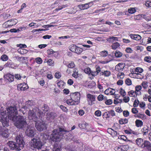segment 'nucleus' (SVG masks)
Here are the masks:
<instances>
[{
    "mask_svg": "<svg viewBox=\"0 0 151 151\" xmlns=\"http://www.w3.org/2000/svg\"><path fill=\"white\" fill-rule=\"evenodd\" d=\"M8 118L14 122V124L17 128L22 129L27 125L25 118L23 116H17L18 112L15 106H10L7 109Z\"/></svg>",
    "mask_w": 151,
    "mask_h": 151,
    "instance_id": "nucleus-1",
    "label": "nucleus"
},
{
    "mask_svg": "<svg viewBox=\"0 0 151 151\" xmlns=\"http://www.w3.org/2000/svg\"><path fill=\"white\" fill-rule=\"evenodd\" d=\"M16 140L17 144L13 141H10L7 143V145L12 150H20L24 147V143L22 134L17 135L16 137Z\"/></svg>",
    "mask_w": 151,
    "mask_h": 151,
    "instance_id": "nucleus-2",
    "label": "nucleus"
},
{
    "mask_svg": "<svg viewBox=\"0 0 151 151\" xmlns=\"http://www.w3.org/2000/svg\"><path fill=\"white\" fill-rule=\"evenodd\" d=\"M63 136L57 132V129L53 130L50 135V139L54 142H59L62 138Z\"/></svg>",
    "mask_w": 151,
    "mask_h": 151,
    "instance_id": "nucleus-3",
    "label": "nucleus"
},
{
    "mask_svg": "<svg viewBox=\"0 0 151 151\" xmlns=\"http://www.w3.org/2000/svg\"><path fill=\"white\" fill-rule=\"evenodd\" d=\"M0 121L3 127L9 126V120L6 111L0 112Z\"/></svg>",
    "mask_w": 151,
    "mask_h": 151,
    "instance_id": "nucleus-4",
    "label": "nucleus"
},
{
    "mask_svg": "<svg viewBox=\"0 0 151 151\" xmlns=\"http://www.w3.org/2000/svg\"><path fill=\"white\" fill-rule=\"evenodd\" d=\"M70 98L73 99L77 104H79L80 102L81 95L79 92H76L71 93L70 95Z\"/></svg>",
    "mask_w": 151,
    "mask_h": 151,
    "instance_id": "nucleus-5",
    "label": "nucleus"
},
{
    "mask_svg": "<svg viewBox=\"0 0 151 151\" xmlns=\"http://www.w3.org/2000/svg\"><path fill=\"white\" fill-rule=\"evenodd\" d=\"M69 49L71 51L78 54H80L83 51L82 48L78 47L74 44L70 45L69 47Z\"/></svg>",
    "mask_w": 151,
    "mask_h": 151,
    "instance_id": "nucleus-6",
    "label": "nucleus"
},
{
    "mask_svg": "<svg viewBox=\"0 0 151 151\" xmlns=\"http://www.w3.org/2000/svg\"><path fill=\"white\" fill-rule=\"evenodd\" d=\"M28 117L29 119L32 120L35 122V126H37L38 118L33 110H30L28 112Z\"/></svg>",
    "mask_w": 151,
    "mask_h": 151,
    "instance_id": "nucleus-7",
    "label": "nucleus"
},
{
    "mask_svg": "<svg viewBox=\"0 0 151 151\" xmlns=\"http://www.w3.org/2000/svg\"><path fill=\"white\" fill-rule=\"evenodd\" d=\"M87 101L88 105H92L94 104L96 101V96L95 95L88 93L86 95Z\"/></svg>",
    "mask_w": 151,
    "mask_h": 151,
    "instance_id": "nucleus-8",
    "label": "nucleus"
},
{
    "mask_svg": "<svg viewBox=\"0 0 151 151\" xmlns=\"http://www.w3.org/2000/svg\"><path fill=\"white\" fill-rule=\"evenodd\" d=\"M9 133L8 129L5 128H2V127H0V135L6 138L9 137Z\"/></svg>",
    "mask_w": 151,
    "mask_h": 151,
    "instance_id": "nucleus-9",
    "label": "nucleus"
},
{
    "mask_svg": "<svg viewBox=\"0 0 151 151\" xmlns=\"http://www.w3.org/2000/svg\"><path fill=\"white\" fill-rule=\"evenodd\" d=\"M128 145H121L115 147L114 150L115 151H127L129 149Z\"/></svg>",
    "mask_w": 151,
    "mask_h": 151,
    "instance_id": "nucleus-10",
    "label": "nucleus"
},
{
    "mask_svg": "<svg viewBox=\"0 0 151 151\" xmlns=\"http://www.w3.org/2000/svg\"><path fill=\"white\" fill-rule=\"evenodd\" d=\"M27 135L29 137H32L35 134V131L34 127H28L25 132Z\"/></svg>",
    "mask_w": 151,
    "mask_h": 151,
    "instance_id": "nucleus-11",
    "label": "nucleus"
},
{
    "mask_svg": "<svg viewBox=\"0 0 151 151\" xmlns=\"http://www.w3.org/2000/svg\"><path fill=\"white\" fill-rule=\"evenodd\" d=\"M4 79L5 81L12 82L14 80V76L13 74L8 73L4 75Z\"/></svg>",
    "mask_w": 151,
    "mask_h": 151,
    "instance_id": "nucleus-12",
    "label": "nucleus"
},
{
    "mask_svg": "<svg viewBox=\"0 0 151 151\" xmlns=\"http://www.w3.org/2000/svg\"><path fill=\"white\" fill-rule=\"evenodd\" d=\"M4 66L16 69L18 65L17 64H15L12 62L11 60H9L5 65Z\"/></svg>",
    "mask_w": 151,
    "mask_h": 151,
    "instance_id": "nucleus-13",
    "label": "nucleus"
},
{
    "mask_svg": "<svg viewBox=\"0 0 151 151\" xmlns=\"http://www.w3.org/2000/svg\"><path fill=\"white\" fill-rule=\"evenodd\" d=\"M28 88L27 85L25 83L19 84L17 86V89L19 91H25Z\"/></svg>",
    "mask_w": 151,
    "mask_h": 151,
    "instance_id": "nucleus-14",
    "label": "nucleus"
},
{
    "mask_svg": "<svg viewBox=\"0 0 151 151\" xmlns=\"http://www.w3.org/2000/svg\"><path fill=\"white\" fill-rule=\"evenodd\" d=\"M30 145L31 148L33 150L34 148H38V141L37 139L34 138L32 139Z\"/></svg>",
    "mask_w": 151,
    "mask_h": 151,
    "instance_id": "nucleus-15",
    "label": "nucleus"
},
{
    "mask_svg": "<svg viewBox=\"0 0 151 151\" xmlns=\"http://www.w3.org/2000/svg\"><path fill=\"white\" fill-rule=\"evenodd\" d=\"M124 67V65L123 63H120L115 66V69L116 71L120 72L122 71Z\"/></svg>",
    "mask_w": 151,
    "mask_h": 151,
    "instance_id": "nucleus-16",
    "label": "nucleus"
},
{
    "mask_svg": "<svg viewBox=\"0 0 151 151\" xmlns=\"http://www.w3.org/2000/svg\"><path fill=\"white\" fill-rule=\"evenodd\" d=\"M124 132L126 134H133L135 136L138 135L139 134V133L138 132L132 130L130 128H129L128 129L124 130Z\"/></svg>",
    "mask_w": 151,
    "mask_h": 151,
    "instance_id": "nucleus-17",
    "label": "nucleus"
},
{
    "mask_svg": "<svg viewBox=\"0 0 151 151\" xmlns=\"http://www.w3.org/2000/svg\"><path fill=\"white\" fill-rule=\"evenodd\" d=\"M142 148L146 149L148 151H151V143L148 141L145 140Z\"/></svg>",
    "mask_w": 151,
    "mask_h": 151,
    "instance_id": "nucleus-18",
    "label": "nucleus"
},
{
    "mask_svg": "<svg viewBox=\"0 0 151 151\" xmlns=\"http://www.w3.org/2000/svg\"><path fill=\"white\" fill-rule=\"evenodd\" d=\"M47 125L43 121L38 124V131H41L47 129Z\"/></svg>",
    "mask_w": 151,
    "mask_h": 151,
    "instance_id": "nucleus-19",
    "label": "nucleus"
},
{
    "mask_svg": "<svg viewBox=\"0 0 151 151\" xmlns=\"http://www.w3.org/2000/svg\"><path fill=\"white\" fill-rule=\"evenodd\" d=\"M136 143L139 147L142 148L144 143V141L141 138H137L136 140Z\"/></svg>",
    "mask_w": 151,
    "mask_h": 151,
    "instance_id": "nucleus-20",
    "label": "nucleus"
},
{
    "mask_svg": "<svg viewBox=\"0 0 151 151\" xmlns=\"http://www.w3.org/2000/svg\"><path fill=\"white\" fill-rule=\"evenodd\" d=\"M115 92V90L111 88L107 89L104 92V93L107 95H114Z\"/></svg>",
    "mask_w": 151,
    "mask_h": 151,
    "instance_id": "nucleus-21",
    "label": "nucleus"
},
{
    "mask_svg": "<svg viewBox=\"0 0 151 151\" xmlns=\"http://www.w3.org/2000/svg\"><path fill=\"white\" fill-rule=\"evenodd\" d=\"M129 36L132 39L135 40H139L141 39V36L139 35L130 34Z\"/></svg>",
    "mask_w": 151,
    "mask_h": 151,
    "instance_id": "nucleus-22",
    "label": "nucleus"
},
{
    "mask_svg": "<svg viewBox=\"0 0 151 151\" xmlns=\"http://www.w3.org/2000/svg\"><path fill=\"white\" fill-rule=\"evenodd\" d=\"M118 39L117 37L110 36L107 38V40L109 43H112L114 41H118Z\"/></svg>",
    "mask_w": 151,
    "mask_h": 151,
    "instance_id": "nucleus-23",
    "label": "nucleus"
},
{
    "mask_svg": "<svg viewBox=\"0 0 151 151\" xmlns=\"http://www.w3.org/2000/svg\"><path fill=\"white\" fill-rule=\"evenodd\" d=\"M135 126L138 127H141L143 125V122L141 120L137 119L135 122Z\"/></svg>",
    "mask_w": 151,
    "mask_h": 151,
    "instance_id": "nucleus-24",
    "label": "nucleus"
},
{
    "mask_svg": "<svg viewBox=\"0 0 151 151\" xmlns=\"http://www.w3.org/2000/svg\"><path fill=\"white\" fill-rule=\"evenodd\" d=\"M33 105L32 101H28L26 102V105L22 107V109H24L25 110L29 108L30 106Z\"/></svg>",
    "mask_w": 151,
    "mask_h": 151,
    "instance_id": "nucleus-25",
    "label": "nucleus"
},
{
    "mask_svg": "<svg viewBox=\"0 0 151 151\" xmlns=\"http://www.w3.org/2000/svg\"><path fill=\"white\" fill-rule=\"evenodd\" d=\"M148 129L146 127H144L141 129V134L144 137L146 136L148 134Z\"/></svg>",
    "mask_w": 151,
    "mask_h": 151,
    "instance_id": "nucleus-26",
    "label": "nucleus"
},
{
    "mask_svg": "<svg viewBox=\"0 0 151 151\" xmlns=\"http://www.w3.org/2000/svg\"><path fill=\"white\" fill-rule=\"evenodd\" d=\"M101 76H104L105 77L109 76L111 74V72L109 70H105L104 72H101L100 73Z\"/></svg>",
    "mask_w": 151,
    "mask_h": 151,
    "instance_id": "nucleus-27",
    "label": "nucleus"
},
{
    "mask_svg": "<svg viewBox=\"0 0 151 151\" xmlns=\"http://www.w3.org/2000/svg\"><path fill=\"white\" fill-rule=\"evenodd\" d=\"M78 7L81 10H84L88 9V6L87 3L84 4H79L78 6Z\"/></svg>",
    "mask_w": 151,
    "mask_h": 151,
    "instance_id": "nucleus-28",
    "label": "nucleus"
},
{
    "mask_svg": "<svg viewBox=\"0 0 151 151\" xmlns=\"http://www.w3.org/2000/svg\"><path fill=\"white\" fill-rule=\"evenodd\" d=\"M118 122L120 124L122 125L127 124L128 122V119L126 118H121L119 120Z\"/></svg>",
    "mask_w": 151,
    "mask_h": 151,
    "instance_id": "nucleus-29",
    "label": "nucleus"
},
{
    "mask_svg": "<svg viewBox=\"0 0 151 151\" xmlns=\"http://www.w3.org/2000/svg\"><path fill=\"white\" fill-rule=\"evenodd\" d=\"M66 103L69 105H73L78 104L73 99L70 98V99H68L66 101Z\"/></svg>",
    "mask_w": 151,
    "mask_h": 151,
    "instance_id": "nucleus-30",
    "label": "nucleus"
},
{
    "mask_svg": "<svg viewBox=\"0 0 151 151\" xmlns=\"http://www.w3.org/2000/svg\"><path fill=\"white\" fill-rule=\"evenodd\" d=\"M57 132L59 133V134H60L61 135L63 136L64 134L63 132H68L69 131H67L65 130L64 128H62L61 127H59V129H57Z\"/></svg>",
    "mask_w": 151,
    "mask_h": 151,
    "instance_id": "nucleus-31",
    "label": "nucleus"
},
{
    "mask_svg": "<svg viewBox=\"0 0 151 151\" xmlns=\"http://www.w3.org/2000/svg\"><path fill=\"white\" fill-rule=\"evenodd\" d=\"M128 94L130 97H135L137 95V93L136 91L131 90L128 92Z\"/></svg>",
    "mask_w": 151,
    "mask_h": 151,
    "instance_id": "nucleus-32",
    "label": "nucleus"
},
{
    "mask_svg": "<svg viewBox=\"0 0 151 151\" xmlns=\"http://www.w3.org/2000/svg\"><path fill=\"white\" fill-rule=\"evenodd\" d=\"M25 29V28L24 27H20L17 29H11L10 30V31L11 32H18L22 30L23 29Z\"/></svg>",
    "mask_w": 151,
    "mask_h": 151,
    "instance_id": "nucleus-33",
    "label": "nucleus"
},
{
    "mask_svg": "<svg viewBox=\"0 0 151 151\" xmlns=\"http://www.w3.org/2000/svg\"><path fill=\"white\" fill-rule=\"evenodd\" d=\"M8 21L9 22V24L10 27H11L12 26L15 25L18 22L17 20L16 19H12Z\"/></svg>",
    "mask_w": 151,
    "mask_h": 151,
    "instance_id": "nucleus-34",
    "label": "nucleus"
},
{
    "mask_svg": "<svg viewBox=\"0 0 151 151\" xmlns=\"http://www.w3.org/2000/svg\"><path fill=\"white\" fill-rule=\"evenodd\" d=\"M120 45L118 42H116L112 44L111 45V47L112 49L113 50H116L119 47Z\"/></svg>",
    "mask_w": 151,
    "mask_h": 151,
    "instance_id": "nucleus-35",
    "label": "nucleus"
},
{
    "mask_svg": "<svg viewBox=\"0 0 151 151\" xmlns=\"http://www.w3.org/2000/svg\"><path fill=\"white\" fill-rule=\"evenodd\" d=\"M46 62L49 66H53L54 65V61L51 59H49L46 62H44V63Z\"/></svg>",
    "mask_w": 151,
    "mask_h": 151,
    "instance_id": "nucleus-36",
    "label": "nucleus"
},
{
    "mask_svg": "<svg viewBox=\"0 0 151 151\" xmlns=\"http://www.w3.org/2000/svg\"><path fill=\"white\" fill-rule=\"evenodd\" d=\"M17 51L19 53L21 54H26L28 52V51L27 50L23 48L19 49Z\"/></svg>",
    "mask_w": 151,
    "mask_h": 151,
    "instance_id": "nucleus-37",
    "label": "nucleus"
},
{
    "mask_svg": "<svg viewBox=\"0 0 151 151\" xmlns=\"http://www.w3.org/2000/svg\"><path fill=\"white\" fill-rule=\"evenodd\" d=\"M135 116L140 118L142 120L146 118V116L145 114H142L140 113H138L137 114L135 115Z\"/></svg>",
    "mask_w": 151,
    "mask_h": 151,
    "instance_id": "nucleus-38",
    "label": "nucleus"
},
{
    "mask_svg": "<svg viewBox=\"0 0 151 151\" xmlns=\"http://www.w3.org/2000/svg\"><path fill=\"white\" fill-rule=\"evenodd\" d=\"M98 100L100 101H102L103 100L104 101V100H105L106 99V97H104V96L101 94H100L98 96L97 98Z\"/></svg>",
    "mask_w": 151,
    "mask_h": 151,
    "instance_id": "nucleus-39",
    "label": "nucleus"
},
{
    "mask_svg": "<svg viewBox=\"0 0 151 151\" xmlns=\"http://www.w3.org/2000/svg\"><path fill=\"white\" fill-rule=\"evenodd\" d=\"M100 55L101 57H104L107 56L108 52L105 50L103 51L100 52Z\"/></svg>",
    "mask_w": 151,
    "mask_h": 151,
    "instance_id": "nucleus-40",
    "label": "nucleus"
},
{
    "mask_svg": "<svg viewBox=\"0 0 151 151\" xmlns=\"http://www.w3.org/2000/svg\"><path fill=\"white\" fill-rule=\"evenodd\" d=\"M104 102L107 105H110L112 104L113 103L112 100L111 99H107V97H106L105 100L104 101Z\"/></svg>",
    "mask_w": 151,
    "mask_h": 151,
    "instance_id": "nucleus-41",
    "label": "nucleus"
},
{
    "mask_svg": "<svg viewBox=\"0 0 151 151\" xmlns=\"http://www.w3.org/2000/svg\"><path fill=\"white\" fill-rule=\"evenodd\" d=\"M125 76V75L122 72L119 73L117 75V78L120 79H123Z\"/></svg>",
    "mask_w": 151,
    "mask_h": 151,
    "instance_id": "nucleus-42",
    "label": "nucleus"
},
{
    "mask_svg": "<svg viewBox=\"0 0 151 151\" xmlns=\"http://www.w3.org/2000/svg\"><path fill=\"white\" fill-rule=\"evenodd\" d=\"M42 109L45 112L49 110V108L47 105L44 104L42 107Z\"/></svg>",
    "mask_w": 151,
    "mask_h": 151,
    "instance_id": "nucleus-43",
    "label": "nucleus"
},
{
    "mask_svg": "<svg viewBox=\"0 0 151 151\" xmlns=\"http://www.w3.org/2000/svg\"><path fill=\"white\" fill-rule=\"evenodd\" d=\"M122 53L118 50H116L115 52V56L116 58H120L122 56Z\"/></svg>",
    "mask_w": 151,
    "mask_h": 151,
    "instance_id": "nucleus-44",
    "label": "nucleus"
},
{
    "mask_svg": "<svg viewBox=\"0 0 151 151\" xmlns=\"http://www.w3.org/2000/svg\"><path fill=\"white\" fill-rule=\"evenodd\" d=\"M125 84L127 86H130L132 84V82L130 79L129 78H127L125 81Z\"/></svg>",
    "mask_w": 151,
    "mask_h": 151,
    "instance_id": "nucleus-45",
    "label": "nucleus"
},
{
    "mask_svg": "<svg viewBox=\"0 0 151 151\" xmlns=\"http://www.w3.org/2000/svg\"><path fill=\"white\" fill-rule=\"evenodd\" d=\"M8 59V56L6 55H3L1 57V59L3 61H7Z\"/></svg>",
    "mask_w": 151,
    "mask_h": 151,
    "instance_id": "nucleus-46",
    "label": "nucleus"
},
{
    "mask_svg": "<svg viewBox=\"0 0 151 151\" xmlns=\"http://www.w3.org/2000/svg\"><path fill=\"white\" fill-rule=\"evenodd\" d=\"M43 145L42 143L41 142L40 140H38V150H40V151L39 150L38 151H47L46 150H41V147H42Z\"/></svg>",
    "mask_w": 151,
    "mask_h": 151,
    "instance_id": "nucleus-47",
    "label": "nucleus"
},
{
    "mask_svg": "<svg viewBox=\"0 0 151 151\" xmlns=\"http://www.w3.org/2000/svg\"><path fill=\"white\" fill-rule=\"evenodd\" d=\"M61 76V73L59 72H57L55 73V77L57 79H60Z\"/></svg>",
    "mask_w": 151,
    "mask_h": 151,
    "instance_id": "nucleus-48",
    "label": "nucleus"
},
{
    "mask_svg": "<svg viewBox=\"0 0 151 151\" xmlns=\"http://www.w3.org/2000/svg\"><path fill=\"white\" fill-rule=\"evenodd\" d=\"M143 71V70L142 68L138 67L135 68L134 71L139 73H141Z\"/></svg>",
    "mask_w": 151,
    "mask_h": 151,
    "instance_id": "nucleus-49",
    "label": "nucleus"
},
{
    "mask_svg": "<svg viewBox=\"0 0 151 151\" xmlns=\"http://www.w3.org/2000/svg\"><path fill=\"white\" fill-rule=\"evenodd\" d=\"M119 93L123 97H124L126 95V93L125 90L122 88H120Z\"/></svg>",
    "mask_w": 151,
    "mask_h": 151,
    "instance_id": "nucleus-50",
    "label": "nucleus"
},
{
    "mask_svg": "<svg viewBox=\"0 0 151 151\" xmlns=\"http://www.w3.org/2000/svg\"><path fill=\"white\" fill-rule=\"evenodd\" d=\"M148 83L147 81H144L142 82L141 83V85L144 89H146L148 87Z\"/></svg>",
    "mask_w": 151,
    "mask_h": 151,
    "instance_id": "nucleus-51",
    "label": "nucleus"
},
{
    "mask_svg": "<svg viewBox=\"0 0 151 151\" xmlns=\"http://www.w3.org/2000/svg\"><path fill=\"white\" fill-rule=\"evenodd\" d=\"M60 107L63 111L65 112H67L68 111V109L67 108V107L63 105H60Z\"/></svg>",
    "mask_w": 151,
    "mask_h": 151,
    "instance_id": "nucleus-52",
    "label": "nucleus"
},
{
    "mask_svg": "<svg viewBox=\"0 0 151 151\" xmlns=\"http://www.w3.org/2000/svg\"><path fill=\"white\" fill-rule=\"evenodd\" d=\"M9 22L8 21L4 22L2 25L3 27L4 28L10 27Z\"/></svg>",
    "mask_w": 151,
    "mask_h": 151,
    "instance_id": "nucleus-53",
    "label": "nucleus"
},
{
    "mask_svg": "<svg viewBox=\"0 0 151 151\" xmlns=\"http://www.w3.org/2000/svg\"><path fill=\"white\" fill-rule=\"evenodd\" d=\"M144 60L145 62L150 63L151 62V57L150 56H146L144 58Z\"/></svg>",
    "mask_w": 151,
    "mask_h": 151,
    "instance_id": "nucleus-54",
    "label": "nucleus"
},
{
    "mask_svg": "<svg viewBox=\"0 0 151 151\" xmlns=\"http://www.w3.org/2000/svg\"><path fill=\"white\" fill-rule=\"evenodd\" d=\"M119 138L125 141H127L128 140L127 137L124 135L120 136Z\"/></svg>",
    "mask_w": 151,
    "mask_h": 151,
    "instance_id": "nucleus-55",
    "label": "nucleus"
},
{
    "mask_svg": "<svg viewBox=\"0 0 151 151\" xmlns=\"http://www.w3.org/2000/svg\"><path fill=\"white\" fill-rule=\"evenodd\" d=\"M103 116L104 118L106 119L109 117V112H106L103 114Z\"/></svg>",
    "mask_w": 151,
    "mask_h": 151,
    "instance_id": "nucleus-56",
    "label": "nucleus"
},
{
    "mask_svg": "<svg viewBox=\"0 0 151 151\" xmlns=\"http://www.w3.org/2000/svg\"><path fill=\"white\" fill-rule=\"evenodd\" d=\"M67 6V4H65L64 5H63L62 6H59L58 8H57L55 10L57 11H59L60 10H61L63 8L66 7Z\"/></svg>",
    "mask_w": 151,
    "mask_h": 151,
    "instance_id": "nucleus-57",
    "label": "nucleus"
},
{
    "mask_svg": "<svg viewBox=\"0 0 151 151\" xmlns=\"http://www.w3.org/2000/svg\"><path fill=\"white\" fill-rule=\"evenodd\" d=\"M128 11L129 13L132 14L135 12L136 10L134 8H130L128 9Z\"/></svg>",
    "mask_w": 151,
    "mask_h": 151,
    "instance_id": "nucleus-58",
    "label": "nucleus"
},
{
    "mask_svg": "<svg viewBox=\"0 0 151 151\" xmlns=\"http://www.w3.org/2000/svg\"><path fill=\"white\" fill-rule=\"evenodd\" d=\"M84 72L87 74H90L91 73V69L89 68H87L84 69Z\"/></svg>",
    "mask_w": 151,
    "mask_h": 151,
    "instance_id": "nucleus-59",
    "label": "nucleus"
},
{
    "mask_svg": "<svg viewBox=\"0 0 151 151\" xmlns=\"http://www.w3.org/2000/svg\"><path fill=\"white\" fill-rule=\"evenodd\" d=\"M75 65L74 63L73 62H71L70 63H69L67 65L68 68H72L75 67Z\"/></svg>",
    "mask_w": 151,
    "mask_h": 151,
    "instance_id": "nucleus-60",
    "label": "nucleus"
},
{
    "mask_svg": "<svg viewBox=\"0 0 151 151\" xmlns=\"http://www.w3.org/2000/svg\"><path fill=\"white\" fill-rule=\"evenodd\" d=\"M142 87L140 85H137L135 87V91L136 92L139 91L142 89Z\"/></svg>",
    "mask_w": 151,
    "mask_h": 151,
    "instance_id": "nucleus-61",
    "label": "nucleus"
},
{
    "mask_svg": "<svg viewBox=\"0 0 151 151\" xmlns=\"http://www.w3.org/2000/svg\"><path fill=\"white\" fill-rule=\"evenodd\" d=\"M95 115L97 116H101V112L99 110H97L95 111Z\"/></svg>",
    "mask_w": 151,
    "mask_h": 151,
    "instance_id": "nucleus-62",
    "label": "nucleus"
},
{
    "mask_svg": "<svg viewBox=\"0 0 151 151\" xmlns=\"http://www.w3.org/2000/svg\"><path fill=\"white\" fill-rule=\"evenodd\" d=\"M123 97V101L125 103H127L129 101L130 98L129 96H124Z\"/></svg>",
    "mask_w": 151,
    "mask_h": 151,
    "instance_id": "nucleus-63",
    "label": "nucleus"
},
{
    "mask_svg": "<svg viewBox=\"0 0 151 151\" xmlns=\"http://www.w3.org/2000/svg\"><path fill=\"white\" fill-rule=\"evenodd\" d=\"M86 124H79L78 125L80 128L81 129H85L87 126Z\"/></svg>",
    "mask_w": 151,
    "mask_h": 151,
    "instance_id": "nucleus-64",
    "label": "nucleus"
}]
</instances>
